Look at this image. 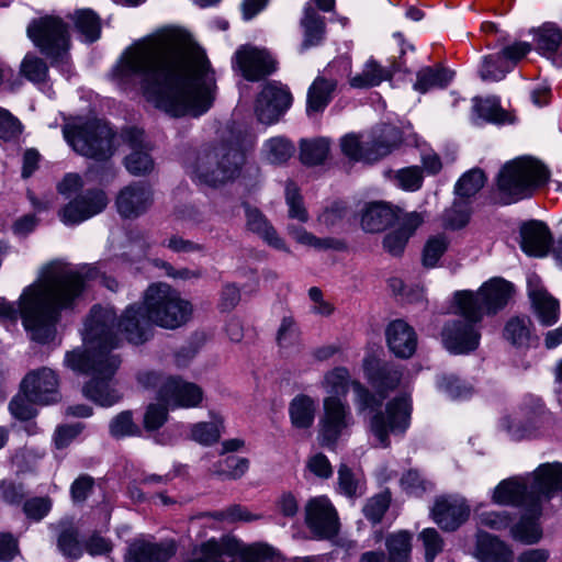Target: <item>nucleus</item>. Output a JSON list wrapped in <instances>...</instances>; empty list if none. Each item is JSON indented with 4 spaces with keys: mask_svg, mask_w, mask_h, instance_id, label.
I'll use <instances>...</instances> for the list:
<instances>
[{
    "mask_svg": "<svg viewBox=\"0 0 562 562\" xmlns=\"http://www.w3.org/2000/svg\"><path fill=\"white\" fill-rule=\"evenodd\" d=\"M111 76L123 90L139 88L148 102L175 117L203 115L212 108L217 89L205 52L175 32L134 42Z\"/></svg>",
    "mask_w": 562,
    "mask_h": 562,
    "instance_id": "obj_1",
    "label": "nucleus"
},
{
    "mask_svg": "<svg viewBox=\"0 0 562 562\" xmlns=\"http://www.w3.org/2000/svg\"><path fill=\"white\" fill-rule=\"evenodd\" d=\"M151 324L144 304L128 305L119 318L112 307L91 310L83 329L86 349L67 352L65 357L68 368L93 376L83 389L88 398L105 407L120 400V394L108 382L121 363L111 351L120 345L121 337L134 345L147 341Z\"/></svg>",
    "mask_w": 562,
    "mask_h": 562,
    "instance_id": "obj_2",
    "label": "nucleus"
},
{
    "mask_svg": "<svg viewBox=\"0 0 562 562\" xmlns=\"http://www.w3.org/2000/svg\"><path fill=\"white\" fill-rule=\"evenodd\" d=\"M92 268L81 270L54 261L45 266L37 280L26 286L13 303L0 301V318L15 321L20 315L33 340L48 342L55 336V326L63 311L71 310L80 297Z\"/></svg>",
    "mask_w": 562,
    "mask_h": 562,
    "instance_id": "obj_3",
    "label": "nucleus"
},
{
    "mask_svg": "<svg viewBox=\"0 0 562 562\" xmlns=\"http://www.w3.org/2000/svg\"><path fill=\"white\" fill-rule=\"evenodd\" d=\"M143 300L151 323L166 329H176L186 325L193 314L191 302L167 283L149 285Z\"/></svg>",
    "mask_w": 562,
    "mask_h": 562,
    "instance_id": "obj_4",
    "label": "nucleus"
},
{
    "mask_svg": "<svg viewBox=\"0 0 562 562\" xmlns=\"http://www.w3.org/2000/svg\"><path fill=\"white\" fill-rule=\"evenodd\" d=\"M548 179V170L530 157L514 159L503 166L497 177V188L505 204L529 198Z\"/></svg>",
    "mask_w": 562,
    "mask_h": 562,
    "instance_id": "obj_5",
    "label": "nucleus"
},
{
    "mask_svg": "<svg viewBox=\"0 0 562 562\" xmlns=\"http://www.w3.org/2000/svg\"><path fill=\"white\" fill-rule=\"evenodd\" d=\"M244 160L239 149L222 144L200 151L188 169L194 180L217 187L236 178Z\"/></svg>",
    "mask_w": 562,
    "mask_h": 562,
    "instance_id": "obj_6",
    "label": "nucleus"
},
{
    "mask_svg": "<svg viewBox=\"0 0 562 562\" xmlns=\"http://www.w3.org/2000/svg\"><path fill=\"white\" fill-rule=\"evenodd\" d=\"M513 284L502 278L485 282L477 292L460 291L454 294L457 306L463 316L482 321L484 315H494L506 306L513 294Z\"/></svg>",
    "mask_w": 562,
    "mask_h": 562,
    "instance_id": "obj_7",
    "label": "nucleus"
},
{
    "mask_svg": "<svg viewBox=\"0 0 562 562\" xmlns=\"http://www.w3.org/2000/svg\"><path fill=\"white\" fill-rule=\"evenodd\" d=\"M63 133L67 143L82 156L106 160L114 153V133L108 124L100 121L67 124Z\"/></svg>",
    "mask_w": 562,
    "mask_h": 562,
    "instance_id": "obj_8",
    "label": "nucleus"
},
{
    "mask_svg": "<svg viewBox=\"0 0 562 562\" xmlns=\"http://www.w3.org/2000/svg\"><path fill=\"white\" fill-rule=\"evenodd\" d=\"M27 37L52 65L67 59L70 35L67 23L56 15L33 19L26 27Z\"/></svg>",
    "mask_w": 562,
    "mask_h": 562,
    "instance_id": "obj_9",
    "label": "nucleus"
},
{
    "mask_svg": "<svg viewBox=\"0 0 562 562\" xmlns=\"http://www.w3.org/2000/svg\"><path fill=\"white\" fill-rule=\"evenodd\" d=\"M402 142L401 132L394 126H384L371 140L360 142L356 134H348L340 140L344 155L348 158L372 164L391 154Z\"/></svg>",
    "mask_w": 562,
    "mask_h": 562,
    "instance_id": "obj_10",
    "label": "nucleus"
},
{
    "mask_svg": "<svg viewBox=\"0 0 562 562\" xmlns=\"http://www.w3.org/2000/svg\"><path fill=\"white\" fill-rule=\"evenodd\" d=\"M367 374L370 383L376 390L378 395L371 393L359 381H353L352 391L355 394V403L359 412L379 408L386 394L393 391L402 379L401 370L391 363H382L378 364L374 369H368Z\"/></svg>",
    "mask_w": 562,
    "mask_h": 562,
    "instance_id": "obj_11",
    "label": "nucleus"
},
{
    "mask_svg": "<svg viewBox=\"0 0 562 562\" xmlns=\"http://www.w3.org/2000/svg\"><path fill=\"white\" fill-rule=\"evenodd\" d=\"M411 398L402 395L386 404L385 412H375L370 419V431L382 447L390 445V434H404L409 427Z\"/></svg>",
    "mask_w": 562,
    "mask_h": 562,
    "instance_id": "obj_12",
    "label": "nucleus"
},
{
    "mask_svg": "<svg viewBox=\"0 0 562 562\" xmlns=\"http://www.w3.org/2000/svg\"><path fill=\"white\" fill-rule=\"evenodd\" d=\"M352 423V415L347 402L337 396H326L323 400V416L319 419L318 439L321 445L335 447Z\"/></svg>",
    "mask_w": 562,
    "mask_h": 562,
    "instance_id": "obj_13",
    "label": "nucleus"
},
{
    "mask_svg": "<svg viewBox=\"0 0 562 562\" xmlns=\"http://www.w3.org/2000/svg\"><path fill=\"white\" fill-rule=\"evenodd\" d=\"M459 318L447 322L441 331L443 346L453 353H467L477 348L481 333L477 324L481 321L463 316L458 308Z\"/></svg>",
    "mask_w": 562,
    "mask_h": 562,
    "instance_id": "obj_14",
    "label": "nucleus"
},
{
    "mask_svg": "<svg viewBox=\"0 0 562 562\" xmlns=\"http://www.w3.org/2000/svg\"><path fill=\"white\" fill-rule=\"evenodd\" d=\"M305 524L317 539H331L339 532V518L326 496L311 498L305 505Z\"/></svg>",
    "mask_w": 562,
    "mask_h": 562,
    "instance_id": "obj_15",
    "label": "nucleus"
},
{
    "mask_svg": "<svg viewBox=\"0 0 562 562\" xmlns=\"http://www.w3.org/2000/svg\"><path fill=\"white\" fill-rule=\"evenodd\" d=\"M531 50V44L516 42L505 46L501 53L484 56L479 70L484 81H499L513 70L515 65Z\"/></svg>",
    "mask_w": 562,
    "mask_h": 562,
    "instance_id": "obj_16",
    "label": "nucleus"
},
{
    "mask_svg": "<svg viewBox=\"0 0 562 562\" xmlns=\"http://www.w3.org/2000/svg\"><path fill=\"white\" fill-rule=\"evenodd\" d=\"M57 374L49 368L30 371L21 382V391L30 402L48 405L60 398Z\"/></svg>",
    "mask_w": 562,
    "mask_h": 562,
    "instance_id": "obj_17",
    "label": "nucleus"
},
{
    "mask_svg": "<svg viewBox=\"0 0 562 562\" xmlns=\"http://www.w3.org/2000/svg\"><path fill=\"white\" fill-rule=\"evenodd\" d=\"M291 102L292 95L285 87L278 82H269L256 100V116L262 124L271 125L280 120Z\"/></svg>",
    "mask_w": 562,
    "mask_h": 562,
    "instance_id": "obj_18",
    "label": "nucleus"
},
{
    "mask_svg": "<svg viewBox=\"0 0 562 562\" xmlns=\"http://www.w3.org/2000/svg\"><path fill=\"white\" fill-rule=\"evenodd\" d=\"M108 196L103 190H87L71 200L60 212L61 221L75 225L101 213L108 205Z\"/></svg>",
    "mask_w": 562,
    "mask_h": 562,
    "instance_id": "obj_19",
    "label": "nucleus"
},
{
    "mask_svg": "<svg viewBox=\"0 0 562 562\" xmlns=\"http://www.w3.org/2000/svg\"><path fill=\"white\" fill-rule=\"evenodd\" d=\"M529 475L513 476L501 481L492 492V502L501 506L526 508L533 506L539 513L538 502H533Z\"/></svg>",
    "mask_w": 562,
    "mask_h": 562,
    "instance_id": "obj_20",
    "label": "nucleus"
},
{
    "mask_svg": "<svg viewBox=\"0 0 562 562\" xmlns=\"http://www.w3.org/2000/svg\"><path fill=\"white\" fill-rule=\"evenodd\" d=\"M203 390L195 383L169 376L159 391V401L170 408H193L201 405Z\"/></svg>",
    "mask_w": 562,
    "mask_h": 562,
    "instance_id": "obj_21",
    "label": "nucleus"
},
{
    "mask_svg": "<svg viewBox=\"0 0 562 562\" xmlns=\"http://www.w3.org/2000/svg\"><path fill=\"white\" fill-rule=\"evenodd\" d=\"M530 488L533 502L543 504L557 493L562 492V463L547 462L529 473Z\"/></svg>",
    "mask_w": 562,
    "mask_h": 562,
    "instance_id": "obj_22",
    "label": "nucleus"
},
{
    "mask_svg": "<svg viewBox=\"0 0 562 562\" xmlns=\"http://www.w3.org/2000/svg\"><path fill=\"white\" fill-rule=\"evenodd\" d=\"M234 58L241 75L250 81H258L276 69V61L266 49L254 46H241L236 50Z\"/></svg>",
    "mask_w": 562,
    "mask_h": 562,
    "instance_id": "obj_23",
    "label": "nucleus"
},
{
    "mask_svg": "<svg viewBox=\"0 0 562 562\" xmlns=\"http://www.w3.org/2000/svg\"><path fill=\"white\" fill-rule=\"evenodd\" d=\"M153 203L150 188L142 182L131 183L120 190L115 199L119 214L124 218H136L147 212Z\"/></svg>",
    "mask_w": 562,
    "mask_h": 562,
    "instance_id": "obj_24",
    "label": "nucleus"
},
{
    "mask_svg": "<svg viewBox=\"0 0 562 562\" xmlns=\"http://www.w3.org/2000/svg\"><path fill=\"white\" fill-rule=\"evenodd\" d=\"M122 137L130 148V154L125 157V167L128 172L134 176H143L151 171L154 160L143 131L128 128L122 134Z\"/></svg>",
    "mask_w": 562,
    "mask_h": 562,
    "instance_id": "obj_25",
    "label": "nucleus"
},
{
    "mask_svg": "<svg viewBox=\"0 0 562 562\" xmlns=\"http://www.w3.org/2000/svg\"><path fill=\"white\" fill-rule=\"evenodd\" d=\"M431 515L441 529L453 531L469 518L470 507L463 498L442 496L436 499Z\"/></svg>",
    "mask_w": 562,
    "mask_h": 562,
    "instance_id": "obj_26",
    "label": "nucleus"
},
{
    "mask_svg": "<svg viewBox=\"0 0 562 562\" xmlns=\"http://www.w3.org/2000/svg\"><path fill=\"white\" fill-rule=\"evenodd\" d=\"M528 295L535 313L543 326H551L559 319V302L551 296L541 284L537 274L527 279Z\"/></svg>",
    "mask_w": 562,
    "mask_h": 562,
    "instance_id": "obj_27",
    "label": "nucleus"
},
{
    "mask_svg": "<svg viewBox=\"0 0 562 562\" xmlns=\"http://www.w3.org/2000/svg\"><path fill=\"white\" fill-rule=\"evenodd\" d=\"M246 231L258 236L268 246L278 250L289 251L285 241L279 236L268 217L256 206L243 203Z\"/></svg>",
    "mask_w": 562,
    "mask_h": 562,
    "instance_id": "obj_28",
    "label": "nucleus"
},
{
    "mask_svg": "<svg viewBox=\"0 0 562 562\" xmlns=\"http://www.w3.org/2000/svg\"><path fill=\"white\" fill-rule=\"evenodd\" d=\"M390 350L398 358H411L417 348V335L412 326L403 319L391 322L385 330Z\"/></svg>",
    "mask_w": 562,
    "mask_h": 562,
    "instance_id": "obj_29",
    "label": "nucleus"
},
{
    "mask_svg": "<svg viewBox=\"0 0 562 562\" xmlns=\"http://www.w3.org/2000/svg\"><path fill=\"white\" fill-rule=\"evenodd\" d=\"M473 555L480 562H513L512 549L498 537L479 530L475 537Z\"/></svg>",
    "mask_w": 562,
    "mask_h": 562,
    "instance_id": "obj_30",
    "label": "nucleus"
},
{
    "mask_svg": "<svg viewBox=\"0 0 562 562\" xmlns=\"http://www.w3.org/2000/svg\"><path fill=\"white\" fill-rule=\"evenodd\" d=\"M176 553L172 542H151L146 539L133 541L126 554V562H167Z\"/></svg>",
    "mask_w": 562,
    "mask_h": 562,
    "instance_id": "obj_31",
    "label": "nucleus"
},
{
    "mask_svg": "<svg viewBox=\"0 0 562 562\" xmlns=\"http://www.w3.org/2000/svg\"><path fill=\"white\" fill-rule=\"evenodd\" d=\"M400 218V209L385 202L368 203L362 210L361 226L366 232L376 233Z\"/></svg>",
    "mask_w": 562,
    "mask_h": 562,
    "instance_id": "obj_32",
    "label": "nucleus"
},
{
    "mask_svg": "<svg viewBox=\"0 0 562 562\" xmlns=\"http://www.w3.org/2000/svg\"><path fill=\"white\" fill-rule=\"evenodd\" d=\"M521 248L530 256L543 257L551 246L549 228L541 222L531 221L521 227Z\"/></svg>",
    "mask_w": 562,
    "mask_h": 562,
    "instance_id": "obj_33",
    "label": "nucleus"
},
{
    "mask_svg": "<svg viewBox=\"0 0 562 562\" xmlns=\"http://www.w3.org/2000/svg\"><path fill=\"white\" fill-rule=\"evenodd\" d=\"M533 509V506L524 508L519 521L510 527V535L516 541L533 544L542 538V529L539 522L542 515V504L539 503V513Z\"/></svg>",
    "mask_w": 562,
    "mask_h": 562,
    "instance_id": "obj_34",
    "label": "nucleus"
},
{
    "mask_svg": "<svg viewBox=\"0 0 562 562\" xmlns=\"http://www.w3.org/2000/svg\"><path fill=\"white\" fill-rule=\"evenodd\" d=\"M391 71L382 67L375 59L369 58L360 72L349 76V85L355 89H368L390 79Z\"/></svg>",
    "mask_w": 562,
    "mask_h": 562,
    "instance_id": "obj_35",
    "label": "nucleus"
},
{
    "mask_svg": "<svg viewBox=\"0 0 562 562\" xmlns=\"http://www.w3.org/2000/svg\"><path fill=\"white\" fill-rule=\"evenodd\" d=\"M234 546L224 539H210L195 548L186 562H225V557H231Z\"/></svg>",
    "mask_w": 562,
    "mask_h": 562,
    "instance_id": "obj_36",
    "label": "nucleus"
},
{
    "mask_svg": "<svg viewBox=\"0 0 562 562\" xmlns=\"http://www.w3.org/2000/svg\"><path fill=\"white\" fill-rule=\"evenodd\" d=\"M316 402L308 395H296L289 405V415L293 427L307 429L315 419Z\"/></svg>",
    "mask_w": 562,
    "mask_h": 562,
    "instance_id": "obj_37",
    "label": "nucleus"
},
{
    "mask_svg": "<svg viewBox=\"0 0 562 562\" xmlns=\"http://www.w3.org/2000/svg\"><path fill=\"white\" fill-rule=\"evenodd\" d=\"M301 26L304 30L302 49L316 46L323 41L325 33L324 18L308 3L304 7Z\"/></svg>",
    "mask_w": 562,
    "mask_h": 562,
    "instance_id": "obj_38",
    "label": "nucleus"
},
{
    "mask_svg": "<svg viewBox=\"0 0 562 562\" xmlns=\"http://www.w3.org/2000/svg\"><path fill=\"white\" fill-rule=\"evenodd\" d=\"M336 88L335 80L317 77L307 92V114L319 113L328 105Z\"/></svg>",
    "mask_w": 562,
    "mask_h": 562,
    "instance_id": "obj_39",
    "label": "nucleus"
},
{
    "mask_svg": "<svg viewBox=\"0 0 562 562\" xmlns=\"http://www.w3.org/2000/svg\"><path fill=\"white\" fill-rule=\"evenodd\" d=\"M286 232L297 244L312 247L316 250H340L345 247L344 243L338 239L330 237L318 238L314 234L307 232L304 227L294 224H289L286 226Z\"/></svg>",
    "mask_w": 562,
    "mask_h": 562,
    "instance_id": "obj_40",
    "label": "nucleus"
},
{
    "mask_svg": "<svg viewBox=\"0 0 562 562\" xmlns=\"http://www.w3.org/2000/svg\"><path fill=\"white\" fill-rule=\"evenodd\" d=\"M453 72L441 67H425L417 72L414 89L425 93L430 89L445 88L452 79Z\"/></svg>",
    "mask_w": 562,
    "mask_h": 562,
    "instance_id": "obj_41",
    "label": "nucleus"
},
{
    "mask_svg": "<svg viewBox=\"0 0 562 562\" xmlns=\"http://www.w3.org/2000/svg\"><path fill=\"white\" fill-rule=\"evenodd\" d=\"M389 562H408L412 552V535L400 530L385 538Z\"/></svg>",
    "mask_w": 562,
    "mask_h": 562,
    "instance_id": "obj_42",
    "label": "nucleus"
},
{
    "mask_svg": "<svg viewBox=\"0 0 562 562\" xmlns=\"http://www.w3.org/2000/svg\"><path fill=\"white\" fill-rule=\"evenodd\" d=\"M536 49L547 56L558 52L562 45V31L552 23H546L533 31Z\"/></svg>",
    "mask_w": 562,
    "mask_h": 562,
    "instance_id": "obj_43",
    "label": "nucleus"
},
{
    "mask_svg": "<svg viewBox=\"0 0 562 562\" xmlns=\"http://www.w3.org/2000/svg\"><path fill=\"white\" fill-rule=\"evenodd\" d=\"M349 370L345 367H336L324 374L321 382L322 387L328 396H346L349 387H352Z\"/></svg>",
    "mask_w": 562,
    "mask_h": 562,
    "instance_id": "obj_44",
    "label": "nucleus"
},
{
    "mask_svg": "<svg viewBox=\"0 0 562 562\" xmlns=\"http://www.w3.org/2000/svg\"><path fill=\"white\" fill-rule=\"evenodd\" d=\"M531 321L527 316H514L504 327V338L517 347H527L531 339Z\"/></svg>",
    "mask_w": 562,
    "mask_h": 562,
    "instance_id": "obj_45",
    "label": "nucleus"
},
{
    "mask_svg": "<svg viewBox=\"0 0 562 562\" xmlns=\"http://www.w3.org/2000/svg\"><path fill=\"white\" fill-rule=\"evenodd\" d=\"M300 149V159L304 165H319L328 157L329 142L323 137L302 140Z\"/></svg>",
    "mask_w": 562,
    "mask_h": 562,
    "instance_id": "obj_46",
    "label": "nucleus"
},
{
    "mask_svg": "<svg viewBox=\"0 0 562 562\" xmlns=\"http://www.w3.org/2000/svg\"><path fill=\"white\" fill-rule=\"evenodd\" d=\"M71 19L85 41L94 42L99 38L101 32L100 21L92 10H77Z\"/></svg>",
    "mask_w": 562,
    "mask_h": 562,
    "instance_id": "obj_47",
    "label": "nucleus"
},
{
    "mask_svg": "<svg viewBox=\"0 0 562 562\" xmlns=\"http://www.w3.org/2000/svg\"><path fill=\"white\" fill-rule=\"evenodd\" d=\"M20 74L33 83H43L48 76V66L36 54L27 53L20 64Z\"/></svg>",
    "mask_w": 562,
    "mask_h": 562,
    "instance_id": "obj_48",
    "label": "nucleus"
},
{
    "mask_svg": "<svg viewBox=\"0 0 562 562\" xmlns=\"http://www.w3.org/2000/svg\"><path fill=\"white\" fill-rule=\"evenodd\" d=\"M262 153L269 162L283 164L293 155L294 146L284 137H272L263 144Z\"/></svg>",
    "mask_w": 562,
    "mask_h": 562,
    "instance_id": "obj_49",
    "label": "nucleus"
},
{
    "mask_svg": "<svg viewBox=\"0 0 562 562\" xmlns=\"http://www.w3.org/2000/svg\"><path fill=\"white\" fill-rule=\"evenodd\" d=\"M222 419L213 422H200L193 424L190 430V438L203 446H211L221 438Z\"/></svg>",
    "mask_w": 562,
    "mask_h": 562,
    "instance_id": "obj_50",
    "label": "nucleus"
},
{
    "mask_svg": "<svg viewBox=\"0 0 562 562\" xmlns=\"http://www.w3.org/2000/svg\"><path fill=\"white\" fill-rule=\"evenodd\" d=\"M338 491L350 498L359 497L364 493L361 477L356 475L346 464H341L338 469Z\"/></svg>",
    "mask_w": 562,
    "mask_h": 562,
    "instance_id": "obj_51",
    "label": "nucleus"
},
{
    "mask_svg": "<svg viewBox=\"0 0 562 562\" xmlns=\"http://www.w3.org/2000/svg\"><path fill=\"white\" fill-rule=\"evenodd\" d=\"M471 210L468 202L454 201L451 207L447 209L442 215V223L446 228L461 229L470 221Z\"/></svg>",
    "mask_w": 562,
    "mask_h": 562,
    "instance_id": "obj_52",
    "label": "nucleus"
},
{
    "mask_svg": "<svg viewBox=\"0 0 562 562\" xmlns=\"http://www.w3.org/2000/svg\"><path fill=\"white\" fill-rule=\"evenodd\" d=\"M474 110L481 119L492 123L506 122L507 114L497 98L474 99Z\"/></svg>",
    "mask_w": 562,
    "mask_h": 562,
    "instance_id": "obj_53",
    "label": "nucleus"
},
{
    "mask_svg": "<svg viewBox=\"0 0 562 562\" xmlns=\"http://www.w3.org/2000/svg\"><path fill=\"white\" fill-rule=\"evenodd\" d=\"M485 176L480 169H472L464 173L456 184V194L460 198L475 195L484 186Z\"/></svg>",
    "mask_w": 562,
    "mask_h": 562,
    "instance_id": "obj_54",
    "label": "nucleus"
},
{
    "mask_svg": "<svg viewBox=\"0 0 562 562\" xmlns=\"http://www.w3.org/2000/svg\"><path fill=\"white\" fill-rule=\"evenodd\" d=\"M240 562H283L281 555L269 544L254 543L241 552Z\"/></svg>",
    "mask_w": 562,
    "mask_h": 562,
    "instance_id": "obj_55",
    "label": "nucleus"
},
{
    "mask_svg": "<svg viewBox=\"0 0 562 562\" xmlns=\"http://www.w3.org/2000/svg\"><path fill=\"white\" fill-rule=\"evenodd\" d=\"M448 245L449 240L445 235L431 236L424 246L423 265L427 268H434L448 249Z\"/></svg>",
    "mask_w": 562,
    "mask_h": 562,
    "instance_id": "obj_56",
    "label": "nucleus"
},
{
    "mask_svg": "<svg viewBox=\"0 0 562 562\" xmlns=\"http://www.w3.org/2000/svg\"><path fill=\"white\" fill-rule=\"evenodd\" d=\"M423 180V172L417 166L398 169L393 176L395 186L405 191L412 192L422 188Z\"/></svg>",
    "mask_w": 562,
    "mask_h": 562,
    "instance_id": "obj_57",
    "label": "nucleus"
},
{
    "mask_svg": "<svg viewBox=\"0 0 562 562\" xmlns=\"http://www.w3.org/2000/svg\"><path fill=\"white\" fill-rule=\"evenodd\" d=\"M110 434L114 438L126 436H137L140 434L139 427L133 422L132 413L126 411L117 414L110 423Z\"/></svg>",
    "mask_w": 562,
    "mask_h": 562,
    "instance_id": "obj_58",
    "label": "nucleus"
},
{
    "mask_svg": "<svg viewBox=\"0 0 562 562\" xmlns=\"http://www.w3.org/2000/svg\"><path fill=\"white\" fill-rule=\"evenodd\" d=\"M285 202L289 207V217L305 223L308 221V213L304 206L302 196L296 186L289 182L285 188Z\"/></svg>",
    "mask_w": 562,
    "mask_h": 562,
    "instance_id": "obj_59",
    "label": "nucleus"
},
{
    "mask_svg": "<svg viewBox=\"0 0 562 562\" xmlns=\"http://www.w3.org/2000/svg\"><path fill=\"white\" fill-rule=\"evenodd\" d=\"M390 503L391 495L389 492L376 494L368 499L363 507V514L367 519L371 520L373 524L380 522L387 510Z\"/></svg>",
    "mask_w": 562,
    "mask_h": 562,
    "instance_id": "obj_60",
    "label": "nucleus"
},
{
    "mask_svg": "<svg viewBox=\"0 0 562 562\" xmlns=\"http://www.w3.org/2000/svg\"><path fill=\"white\" fill-rule=\"evenodd\" d=\"M431 483L424 479L417 471L408 470L401 477L402 490L412 496L419 497L431 488Z\"/></svg>",
    "mask_w": 562,
    "mask_h": 562,
    "instance_id": "obj_61",
    "label": "nucleus"
},
{
    "mask_svg": "<svg viewBox=\"0 0 562 562\" xmlns=\"http://www.w3.org/2000/svg\"><path fill=\"white\" fill-rule=\"evenodd\" d=\"M418 539L425 549V561L434 562L435 558L443 550V540L435 528H425Z\"/></svg>",
    "mask_w": 562,
    "mask_h": 562,
    "instance_id": "obj_62",
    "label": "nucleus"
},
{
    "mask_svg": "<svg viewBox=\"0 0 562 562\" xmlns=\"http://www.w3.org/2000/svg\"><path fill=\"white\" fill-rule=\"evenodd\" d=\"M513 517L508 512L490 510L483 512L477 516V524L480 527L488 528L492 530L501 531L512 527Z\"/></svg>",
    "mask_w": 562,
    "mask_h": 562,
    "instance_id": "obj_63",
    "label": "nucleus"
},
{
    "mask_svg": "<svg viewBox=\"0 0 562 562\" xmlns=\"http://www.w3.org/2000/svg\"><path fill=\"white\" fill-rule=\"evenodd\" d=\"M277 341L282 349H290L299 345L300 333L292 317L282 318L277 333Z\"/></svg>",
    "mask_w": 562,
    "mask_h": 562,
    "instance_id": "obj_64",
    "label": "nucleus"
}]
</instances>
